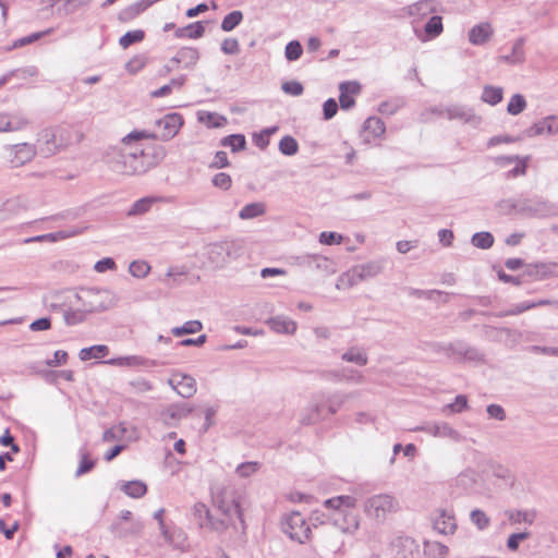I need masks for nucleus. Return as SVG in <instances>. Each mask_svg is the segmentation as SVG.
<instances>
[{
    "instance_id": "nucleus-1",
    "label": "nucleus",
    "mask_w": 558,
    "mask_h": 558,
    "mask_svg": "<svg viewBox=\"0 0 558 558\" xmlns=\"http://www.w3.org/2000/svg\"><path fill=\"white\" fill-rule=\"evenodd\" d=\"M145 131H134L122 138L119 147L110 148L105 156L109 168L120 174H143L157 163L156 158L149 153L151 147H144L138 143L142 138H148Z\"/></svg>"
},
{
    "instance_id": "nucleus-2",
    "label": "nucleus",
    "mask_w": 558,
    "mask_h": 558,
    "mask_svg": "<svg viewBox=\"0 0 558 558\" xmlns=\"http://www.w3.org/2000/svg\"><path fill=\"white\" fill-rule=\"evenodd\" d=\"M356 501L355 497L349 495L326 499L324 507L331 510V513L328 515L322 514L323 519L315 513L312 519L340 533L354 534L360 527L359 515L353 511Z\"/></svg>"
},
{
    "instance_id": "nucleus-3",
    "label": "nucleus",
    "mask_w": 558,
    "mask_h": 558,
    "mask_svg": "<svg viewBox=\"0 0 558 558\" xmlns=\"http://www.w3.org/2000/svg\"><path fill=\"white\" fill-rule=\"evenodd\" d=\"M244 253L245 241L243 239H226L206 246L207 259L215 268H223Z\"/></svg>"
},
{
    "instance_id": "nucleus-4",
    "label": "nucleus",
    "mask_w": 558,
    "mask_h": 558,
    "mask_svg": "<svg viewBox=\"0 0 558 558\" xmlns=\"http://www.w3.org/2000/svg\"><path fill=\"white\" fill-rule=\"evenodd\" d=\"M400 509L399 500L391 494L380 493L367 497L363 502V511L366 518L384 523L390 514Z\"/></svg>"
},
{
    "instance_id": "nucleus-5",
    "label": "nucleus",
    "mask_w": 558,
    "mask_h": 558,
    "mask_svg": "<svg viewBox=\"0 0 558 558\" xmlns=\"http://www.w3.org/2000/svg\"><path fill=\"white\" fill-rule=\"evenodd\" d=\"M74 296L87 313L106 311L117 301L110 290L100 288H83Z\"/></svg>"
},
{
    "instance_id": "nucleus-6",
    "label": "nucleus",
    "mask_w": 558,
    "mask_h": 558,
    "mask_svg": "<svg viewBox=\"0 0 558 558\" xmlns=\"http://www.w3.org/2000/svg\"><path fill=\"white\" fill-rule=\"evenodd\" d=\"M520 216L525 218L546 219L558 215L555 204L539 197L520 198Z\"/></svg>"
},
{
    "instance_id": "nucleus-7",
    "label": "nucleus",
    "mask_w": 558,
    "mask_h": 558,
    "mask_svg": "<svg viewBox=\"0 0 558 558\" xmlns=\"http://www.w3.org/2000/svg\"><path fill=\"white\" fill-rule=\"evenodd\" d=\"M211 498L219 510L228 518L236 515L242 521V512L234 492L230 487H215L211 489Z\"/></svg>"
},
{
    "instance_id": "nucleus-8",
    "label": "nucleus",
    "mask_w": 558,
    "mask_h": 558,
    "mask_svg": "<svg viewBox=\"0 0 558 558\" xmlns=\"http://www.w3.org/2000/svg\"><path fill=\"white\" fill-rule=\"evenodd\" d=\"M282 531L290 539L304 544L311 534V529L300 512H291L282 520Z\"/></svg>"
},
{
    "instance_id": "nucleus-9",
    "label": "nucleus",
    "mask_w": 558,
    "mask_h": 558,
    "mask_svg": "<svg viewBox=\"0 0 558 558\" xmlns=\"http://www.w3.org/2000/svg\"><path fill=\"white\" fill-rule=\"evenodd\" d=\"M183 125V118L179 113H168L163 118L156 120V133L149 134L148 138H158L161 141H169L173 138L181 126Z\"/></svg>"
},
{
    "instance_id": "nucleus-10",
    "label": "nucleus",
    "mask_w": 558,
    "mask_h": 558,
    "mask_svg": "<svg viewBox=\"0 0 558 558\" xmlns=\"http://www.w3.org/2000/svg\"><path fill=\"white\" fill-rule=\"evenodd\" d=\"M38 143L37 153L45 158L57 154L68 146V142L63 141V134L60 135V141H58L57 133L51 129H46L40 133Z\"/></svg>"
},
{
    "instance_id": "nucleus-11",
    "label": "nucleus",
    "mask_w": 558,
    "mask_h": 558,
    "mask_svg": "<svg viewBox=\"0 0 558 558\" xmlns=\"http://www.w3.org/2000/svg\"><path fill=\"white\" fill-rule=\"evenodd\" d=\"M8 153V160L13 168L29 162L37 154V148L29 143H20L4 147Z\"/></svg>"
},
{
    "instance_id": "nucleus-12",
    "label": "nucleus",
    "mask_w": 558,
    "mask_h": 558,
    "mask_svg": "<svg viewBox=\"0 0 558 558\" xmlns=\"http://www.w3.org/2000/svg\"><path fill=\"white\" fill-rule=\"evenodd\" d=\"M359 391H352V392H342V391H335L332 393H325L319 392L315 395V399L318 402L323 403V410L325 407L327 408V413L329 415H335L341 407L345 403L347 400L351 398L359 397Z\"/></svg>"
},
{
    "instance_id": "nucleus-13",
    "label": "nucleus",
    "mask_w": 558,
    "mask_h": 558,
    "mask_svg": "<svg viewBox=\"0 0 558 558\" xmlns=\"http://www.w3.org/2000/svg\"><path fill=\"white\" fill-rule=\"evenodd\" d=\"M433 527L440 534L451 535L457 530V521L452 511L437 509L433 517Z\"/></svg>"
},
{
    "instance_id": "nucleus-14",
    "label": "nucleus",
    "mask_w": 558,
    "mask_h": 558,
    "mask_svg": "<svg viewBox=\"0 0 558 558\" xmlns=\"http://www.w3.org/2000/svg\"><path fill=\"white\" fill-rule=\"evenodd\" d=\"M362 86L356 81H344L339 84V102L343 110H349L354 107V96L359 95Z\"/></svg>"
},
{
    "instance_id": "nucleus-15",
    "label": "nucleus",
    "mask_w": 558,
    "mask_h": 558,
    "mask_svg": "<svg viewBox=\"0 0 558 558\" xmlns=\"http://www.w3.org/2000/svg\"><path fill=\"white\" fill-rule=\"evenodd\" d=\"M169 385L183 398H191L196 392V380L190 375L174 374Z\"/></svg>"
},
{
    "instance_id": "nucleus-16",
    "label": "nucleus",
    "mask_w": 558,
    "mask_h": 558,
    "mask_svg": "<svg viewBox=\"0 0 558 558\" xmlns=\"http://www.w3.org/2000/svg\"><path fill=\"white\" fill-rule=\"evenodd\" d=\"M556 133H558L557 116H548L525 130V135L527 137L554 135Z\"/></svg>"
},
{
    "instance_id": "nucleus-17",
    "label": "nucleus",
    "mask_w": 558,
    "mask_h": 558,
    "mask_svg": "<svg viewBox=\"0 0 558 558\" xmlns=\"http://www.w3.org/2000/svg\"><path fill=\"white\" fill-rule=\"evenodd\" d=\"M105 364L116 365V366H130V367H144L150 368L158 365H161L156 360L146 359L140 355H131L123 357H114L104 362Z\"/></svg>"
},
{
    "instance_id": "nucleus-18",
    "label": "nucleus",
    "mask_w": 558,
    "mask_h": 558,
    "mask_svg": "<svg viewBox=\"0 0 558 558\" xmlns=\"http://www.w3.org/2000/svg\"><path fill=\"white\" fill-rule=\"evenodd\" d=\"M199 59V52L196 48L183 47L170 59V63L182 66L184 69H192Z\"/></svg>"
},
{
    "instance_id": "nucleus-19",
    "label": "nucleus",
    "mask_w": 558,
    "mask_h": 558,
    "mask_svg": "<svg viewBox=\"0 0 558 558\" xmlns=\"http://www.w3.org/2000/svg\"><path fill=\"white\" fill-rule=\"evenodd\" d=\"M524 44V37L517 38L512 45L511 52L508 54L499 56L497 59L498 62L510 65L522 64L525 61Z\"/></svg>"
},
{
    "instance_id": "nucleus-20",
    "label": "nucleus",
    "mask_w": 558,
    "mask_h": 558,
    "mask_svg": "<svg viewBox=\"0 0 558 558\" xmlns=\"http://www.w3.org/2000/svg\"><path fill=\"white\" fill-rule=\"evenodd\" d=\"M494 29L487 22L474 25L469 31V41L474 46L485 45L493 36Z\"/></svg>"
},
{
    "instance_id": "nucleus-21",
    "label": "nucleus",
    "mask_w": 558,
    "mask_h": 558,
    "mask_svg": "<svg viewBox=\"0 0 558 558\" xmlns=\"http://www.w3.org/2000/svg\"><path fill=\"white\" fill-rule=\"evenodd\" d=\"M446 117L449 120H460L464 123H478L481 120L474 114L471 108L461 105H452L447 107Z\"/></svg>"
},
{
    "instance_id": "nucleus-22",
    "label": "nucleus",
    "mask_w": 558,
    "mask_h": 558,
    "mask_svg": "<svg viewBox=\"0 0 558 558\" xmlns=\"http://www.w3.org/2000/svg\"><path fill=\"white\" fill-rule=\"evenodd\" d=\"M77 9L76 2H52L41 10V19H48L50 15L65 17L74 13Z\"/></svg>"
},
{
    "instance_id": "nucleus-23",
    "label": "nucleus",
    "mask_w": 558,
    "mask_h": 558,
    "mask_svg": "<svg viewBox=\"0 0 558 558\" xmlns=\"http://www.w3.org/2000/svg\"><path fill=\"white\" fill-rule=\"evenodd\" d=\"M449 357L459 356L463 360L478 361L481 360V353L472 347L466 345L462 341H456L449 343Z\"/></svg>"
},
{
    "instance_id": "nucleus-24",
    "label": "nucleus",
    "mask_w": 558,
    "mask_h": 558,
    "mask_svg": "<svg viewBox=\"0 0 558 558\" xmlns=\"http://www.w3.org/2000/svg\"><path fill=\"white\" fill-rule=\"evenodd\" d=\"M266 324L271 330L278 333L293 335L296 330V323L282 315L270 317L267 319Z\"/></svg>"
},
{
    "instance_id": "nucleus-25",
    "label": "nucleus",
    "mask_w": 558,
    "mask_h": 558,
    "mask_svg": "<svg viewBox=\"0 0 558 558\" xmlns=\"http://www.w3.org/2000/svg\"><path fill=\"white\" fill-rule=\"evenodd\" d=\"M323 403L318 402L315 397H313L312 402L304 410V413L300 417V423L302 425H312L324 418L323 415Z\"/></svg>"
},
{
    "instance_id": "nucleus-26",
    "label": "nucleus",
    "mask_w": 558,
    "mask_h": 558,
    "mask_svg": "<svg viewBox=\"0 0 558 558\" xmlns=\"http://www.w3.org/2000/svg\"><path fill=\"white\" fill-rule=\"evenodd\" d=\"M327 378L333 381H348L362 384L365 380L364 375L352 368H344L342 371H332L327 373Z\"/></svg>"
},
{
    "instance_id": "nucleus-27",
    "label": "nucleus",
    "mask_w": 558,
    "mask_h": 558,
    "mask_svg": "<svg viewBox=\"0 0 558 558\" xmlns=\"http://www.w3.org/2000/svg\"><path fill=\"white\" fill-rule=\"evenodd\" d=\"M144 527L141 521H133L129 526H124L122 522H114L110 526L111 533L119 538L138 534Z\"/></svg>"
},
{
    "instance_id": "nucleus-28",
    "label": "nucleus",
    "mask_w": 558,
    "mask_h": 558,
    "mask_svg": "<svg viewBox=\"0 0 558 558\" xmlns=\"http://www.w3.org/2000/svg\"><path fill=\"white\" fill-rule=\"evenodd\" d=\"M509 522L511 524H533L536 518V512L534 510H508L505 512Z\"/></svg>"
},
{
    "instance_id": "nucleus-29",
    "label": "nucleus",
    "mask_w": 558,
    "mask_h": 558,
    "mask_svg": "<svg viewBox=\"0 0 558 558\" xmlns=\"http://www.w3.org/2000/svg\"><path fill=\"white\" fill-rule=\"evenodd\" d=\"M197 119L209 129L222 128L227 123V119L223 116L209 111H198Z\"/></svg>"
},
{
    "instance_id": "nucleus-30",
    "label": "nucleus",
    "mask_w": 558,
    "mask_h": 558,
    "mask_svg": "<svg viewBox=\"0 0 558 558\" xmlns=\"http://www.w3.org/2000/svg\"><path fill=\"white\" fill-rule=\"evenodd\" d=\"M154 2H134L123 9L119 15L118 19L121 22H130L134 20L136 16H138L142 12H144L150 4Z\"/></svg>"
},
{
    "instance_id": "nucleus-31",
    "label": "nucleus",
    "mask_w": 558,
    "mask_h": 558,
    "mask_svg": "<svg viewBox=\"0 0 558 558\" xmlns=\"http://www.w3.org/2000/svg\"><path fill=\"white\" fill-rule=\"evenodd\" d=\"M356 271H359L362 280L374 278L383 271V262L371 260L365 264L355 265Z\"/></svg>"
},
{
    "instance_id": "nucleus-32",
    "label": "nucleus",
    "mask_w": 558,
    "mask_h": 558,
    "mask_svg": "<svg viewBox=\"0 0 558 558\" xmlns=\"http://www.w3.org/2000/svg\"><path fill=\"white\" fill-rule=\"evenodd\" d=\"M363 280L361 278L359 271H356L355 266H353L348 271H345L339 276L336 287L339 290L340 289H349V288H352V287L359 284Z\"/></svg>"
},
{
    "instance_id": "nucleus-33",
    "label": "nucleus",
    "mask_w": 558,
    "mask_h": 558,
    "mask_svg": "<svg viewBox=\"0 0 558 558\" xmlns=\"http://www.w3.org/2000/svg\"><path fill=\"white\" fill-rule=\"evenodd\" d=\"M444 31L442 19L439 15H432L424 26L425 37L423 41L438 37Z\"/></svg>"
},
{
    "instance_id": "nucleus-34",
    "label": "nucleus",
    "mask_w": 558,
    "mask_h": 558,
    "mask_svg": "<svg viewBox=\"0 0 558 558\" xmlns=\"http://www.w3.org/2000/svg\"><path fill=\"white\" fill-rule=\"evenodd\" d=\"M341 360L348 363L356 364L359 366H364L367 364L368 357L365 350L362 348L351 347L341 355Z\"/></svg>"
},
{
    "instance_id": "nucleus-35",
    "label": "nucleus",
    "mask_w": 558,
    "mask_h": 558,
    "mask_svg": "<svg viewBox=\"0 0 558 558\" xmlns=\"http://www.w3.org/2000/svg\"><path fill=\"white\" fill-rule=\"evenodd\" d=\"M427 558H445L448 555V547L436 541H425L423 547Z\"/></svg>"
},
{
    "instance_id": "nucleus-36",
    "label": "nucleus",
    "mask_w": 558,
    "mask_h": 558,
    "mask_svg": "<svg viewBox=\"0 0 558 558\" xmlns=\"http://www.w3.org/2000/svg\"><path fill=\"white\" fill-rule=\"evenodd\" d=\"M120 489L132 498H141L146 494L147 486L141 481H130L121 483Z\"/></svg>"
},
{
    "instance_id": "nucleus-37",
    "label": "nucleus",
    "mask_w": 558,
    "mask_h": 558,
    "mask_svg": "<svg viewBox=\"0 0 558 558\" xmlns=\"http://www.w3.org/2000/svg\"><path fill=\"white\" fill-rule=\"evenodd\" d=\"M205 33V27L203 25V22H195L191 23L184 27L178 28L175 31V36L179 38L186 37V38H201Z\"/></svg>"
},
{
    "instance_id": "nucleus-38",
    "label": "nucleus",
    "mask_w": 558,
    "mask_h": 558,
    "mask_svg": "<svg viewBox=\"0 0 558 558\" xmlns=\"http://www.w3.org/2000/svg\"><path fill=\"white\" fill-rule=\"evenodd\" d=\"M266 213V205L263 202L246 204L239 213L242 220L253 219Z\"/></svg>"
},
{
    "instance_id": "nucleus-39",
    "label": "nucleus",
    "mask_w": 558,
    "mask_h": 558,
    "mask_svg": "<svg viewBox=\"0 0 558 558\" xmlns=\"http://www.w3.org/2000/svg\"><path fill=\"white\" fill-rule=\"evenodd\" d=\"M109 353V348L105 344H96L89 348H83L78 356L81 361H89L92 359L105 357Z\"/></svg>"
},
{
    "instance_id": "nucleus-40",
    "label": "nucleus",
    "mask_w": 558,
    "mask_h": 558,
    "mask_svg": "<svg viewBox=\"0 0 558 558\" xmlns=\"http://www.w3.org/2000/svg\"><path fill=\"white\" fill-rule=\"evenodd\" d=\"M504 89L501 87L485 85L481 99L490 105L496 106L502 100Z\"/></svg>"
},
{
    "instance_id": "nucleus-41",
    "label": "nucleus",
    "mask_w": 558,
    "mask_h": 558,
    "mask_svg": "<svg viewBox=\"0 0 558 558\" xmlns=\"http://www.w3.org/2000/svg\"><path fill=\"white\" fill-rule=\"evenodd\" d=\"M550 265L545 263H536L532 265H527L524 275L529 277H533L534 279H544L550 276Z\"/></svg>"
},
{
    "instance_id": "nucleus-42",
    "label": "nucleus",
    "mask_w": 558,
    "mask_h": 558,
    "mask_svg": "<svg viewBox=\"0 0 558 558\" xmlns=\"http://www.w3.org/2000/svg\"><path fill=\"white\" fill-rule=\"evenodd\" d=\"M364 131L371 133L373 137L381 136L386 131L384 121L377 117H369L363 124Z\"/></svg>"
},
{
    "instance_id": "nucleus-43",
    "label": "nucleus",
    "mask_w": 558,
    "mask_h": 558,
    "mask_svg": "<svg viewBox=\"0 0 558 558\" xmlns=\"http://www.w3.org/2000/svg\"><path fill=\"white\" fill-rule=\"evenodd\" d=\"M404 105H405V101L402 97H396V98L380 102V105L378 106V111L381 114L392 116Z\"/></svg>"
},
{
    "instance_id": "nucleus-44",
    "label": "nucleus",
    "mask_w": 558,
    "mask_h": 558,
    "mask_svg": "<svg viewBox=\"0 0 558 558\" xmlns=\"http://www.w3.org/2000/svg\"><path fill=\"white\" fill-rule=\"evenodd\" d=\"M221 145L230 147L235 153L245 148L246 140L243 134H231L221 140Z\"/></svg>"
},
{
    "instance_id": "nucleus-45",
    "label": "nucleus",
    "mask_w": 558,
    "mask_h": 558,
    "mask_svg": "<svg viewBox=\"0 0 558 558\" xmlns=\"http://www.w3.org/2000/svg\"><path fill=\"white\" fill-rule=\"evenodd\" d=\"M166 542L174 548L182 549L186 543V534L182 529L172 526Z\"/></svg>"
},
{
    "instance_id": "nucleus-46",
    "label": "nucleus",
    "mask_w": 558,
    "mask_h": 558,
    "mask_svg": "<svg viewBox=\"0 0 558 558\" xmlns=\"http://www.w3.org/2000/svg\"><path fill=\"white\" fill-rule=\"evenodd\" d=\"M203 328V325L199 320H189L184 323L180 327L172 328L171 332L175 337H181L183 335H192L201 331Z\"/></svg>"
},
{
    "instance_id": "nucleus-47",
    "label": "nucleus",
    "mask_w": 558,
    "mask_h": 558,
    "mask_svg": "<svg viewBox=\"0 0 558 558\" xmlns=\"http://www.w3.org/2000/svg\"><path fill=\"white\" fill-rule=\"evenodd\" d=\"M86 314L87 312H85L84 307L78 310L69 308L63 312V319L68 326H75L86 319Z\"/></svg>"
},
{
    "instance_id": "nucleus-48",
    "label": "nucleus",
    "mask_w": 558,
    "mask_h": 558,
    "mask_svg": "<svg viewBox=\"0 0 558 558\" xmlns=\"http://www.w3.org/2000/svg\"><path fill=\"white\" fill-rule=\"evenodd\" d=\"M471 242L477 248L488 250L494 244V236L487 231L476 232L473 234Z\"/></svg>"
},
{
    "instance_id": "nucleus-49",
    "label": "nucleus",
    "mask_w": 558,
    "mask_h": 558,
    "mask_svg": "<svg viewBox=\"0 0 558 558\" xmlns=\"http://www.w3.org/2000/svg\"><path fill=\"white\" fill-rule=\"evenodd\" d=\"M145 38V33L142 29L126 32L119 39V45L126 49L133 44L141 43Z\"/></svg>"
},
{
    "instance_id": "nucleus-50",
    "label": "nucleus",
    "mask_w": 558,
    "mask_h": 558,
    "mask_svg": "<svg viewBox=\"0 0 558 558\" xmlns=\"http://www.w3.org/2000/svg\"><path fill=\"white\" fill-rule=\"evenodd\" d=\"M470 521L480 531L486 530L490 525L489 517L481 509H474L470 513Z\"/></svg>"
},
{
    "instance_id": "nucleus-51",
    "label": "nucleus",
    "mask_w": 558,
    "mask_h": 558,
    "mask_svg": "<svg viewBox=\"0 0 558 558\" xmlns=\"http://www.w3.org/2000/svg\"><path fill=\"white\" fill-rule=\"evenodd\" d=\"M279 150L284 156H293L299 150V144L294 137L286 135L279 142Z\"/></svg>"
},
{
    "instance_id": "nucleus-52",
    "label": "nucleus",
    "mask_w": 558,
    "mask_h": 558,
    "mask_svg": "<svg viewBox=\"0 0 558 558\" xmlns=\"http://www.w3.org/2000/svg\"><path fill=\"white\" fill-rule=\"evenodd\" d=\"M243 20L241 11H232L227 14L221 22V29L223 32L233 31Z\"/></svg>"
},
{
    "instance_id": "nucleus-53",
    "label": "nucleus",
    "mask_w": 558,
    "mask_h": 558,
    "mask_svg": "<svg viewBox=\"0 0 558 558\" xmlns=\"http://www.w3.org/2000/svg\"><path fill=\"white\" fill-rule=\"evenodd\" d=\"M51 31H52V28H49V29H46V31H43V32H36V33L31 34V35H27V36H24L22 38H19L15 41H13L12 46L9 47V50L15 49V48H20V47H23V46H26V45H29V44H33L36 40H38L41 37H44L45 35L50 34Z\"/></svg>"
},
{
    "instance_id": "nucleus-54",
    "label": "nucleus",
    "mask_w": 558,
    "mask_h": 558,
    "mask_svg": "<svg viewBox=\"0 0 558 558\" xmlns=\"http://www.w3.org/2000/svg\"><path fill=\"white\" fill-rule=\"evenodd\" d=\"M526 108V100L521 94H514L507 106V112L511 116L521 113Z\"/></svg>"
},
{
    "instance_id": "nucleus-55",
    "label": "nucleus",
    "mask_w": 558,
    "mask_h": 558,
    "mask_svg": "<svg viewBox=\"0 0 558 558\" xmlns=\"http://www.w3.org/2000/svg\"><path fill=\"white\" fill-rule=\"evenodd\" d=\"M154 202H155V198H153V197H143V198L136 201L132 205V207L128 211V215L129 216L143 215L150 209Z\"/></svg>"
},
{
    "instance_id": "nucleus-56",
    "label": "nucleus",
    "mask_w": 558,
    "mask_h": 558,
    "mask_svg": "<svg viewBox=\"0 0 558 558\" xmlns=\"http://www.w3.org/2000/svg\"><path fill=\"white\" fill-rule=\"evenodd\" d=\"M438 427L437 437L449 438L457 442L463 439L462 435L446 422L439 423Z\"/></svg>"
},
{
    "instance_id": "nucleus-57",
    "label": "nucleus",
    "mask_w": 558,
    "mask_h": 558,
    "mask_svg": "<svg viewBox=\"0 0 558 558\" xmlns=\"http://www.w3.org/2000/svg\"><path fill=\"white\" fill-rule=\"evenodd\" d=\"M303 53L302 45L299 40H291L287 44L284 56L288 61H296Z\"/></svg>"
},
{
    "instance_id": "nucleus-58",
    "label": "nucleus",
    "mask_w": 558,
    "mask_h": 558,
    "mask_svg": "<svg viewBox=\"0 0 558 558\" xmlns=\"http://www.w3.org/2000/svg\"><path fill=\"white\" fill-rule=\"evenodd\" d=\"M27 125H28V120L25 117H23L21 114H14V116L8 114V121H7L8 132L20 131V130H23L24 128H26Z\"/></svg>"
},
{
    "instance_id": "nucleus-59",
    "label": "nucleus",
    "mask_w": 558,
    "mask_h": 558,
    "mask_svg": "<svg viewBox=\"0 0 558 558\" xmlns=\"http://www.w3.org/2000/svg\"><path fill=\"white\" fill-rule=\"evenodd\" d=\"M520 198L502 199L498 203L499 210L505 215L518 214L520 215Z\"/></svg>"
},
{
    "instance_id": "nucleus-60",
    "label": "nucleus",
    "mask_w": 558,
    "mask_h": 558,
    "mask_svg": "<svg viewBox=\"0 0 558 558\" xmlns=\"http://www.w3.org/2000/svg\"><path fill=\"white\" fill-rule=\"evenodd\" d=\"M129 270L136 278H144L148 275L150 266L144 260H134L130 264Z\"/></svg>"
},
{
    "instance_id": "nucleus-61",
    "label": "nucleus",
    "mask_w": 558,
    "mask_h": 558,
    "mask_svg": "<svg viewBox=\"0 0 558 558\" xmlns=\"http://www.w3.org/2000/svg\"><path fill=\"white\" fill-rule=\"evenodd\" d=\"M468 408V398L464 395H458L454 402L444 407L442 411L449 410L452 413H461Z\"/></svg>"
},
{
    "instance_id": "nucleus-62",
    "label": "nucleus",
    "mask_w": 558,
    "mask_h": 558,
    "mask_svg": "<svg viewBox=\"0 0 558 558\" xmlns=\"http://www.w3.org/2000/svg\"><path fill=\"white\" fill-rule=\"evenodd\" d=\"M530 536L531 533L527 531L513 533L509 535L507 539V548L511 551H517L519 549L520 542L527 539Z\"/></svg>"
},
{
    "instance_id": "nucleus-63",
    "label": "nucleus",
    "mask_w": 558,
    "mask_h": 558,
    "mask_svg": "<svg viewBox=\"0 0 558 558\" xmlns=\"http://www.w3.org/2000/svg\"><path fill=\"white\" fill-rule=\"evenodd\" d=\"M187 413H189V411L185 410L183 407L171 405L163 411L162 415H163V420L166 422H168L169 420H180V418L186 416Z\"/></svg>"
},
{
    "instance_id": "nucleus-64",
    "label": "nucleus",
    "mask_w": 558,
    "mask_h": 558,
    "mask_svg": "<svg viewBox=\"0 0 558 558\" xmlns=\"http://www.w3.org/2000/svg\"><path fill=\"white\" fill-rule=\"evenodd\" d=\"M427 4H428V2H414V3L410 4L407 8L408 14L409 15L420 14L422 16H425L427 14L433 13L435 11V9L429 8Z\"/></svg>"
}]
</instances>
